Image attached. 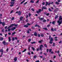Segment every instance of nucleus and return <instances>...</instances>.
<instances>
[{
  "instance_id": "1",
  "label": "nucleus",
  "mask_w": 62,
  "mask_h": 62,
  "mask_svg": "<svg viewBox=\"0 0 62 62\" xmlns=\"http://www.w3.org/2000/svg\"><path fill=\"white\" fill-rule=\"evenodd\" d=\"M59 21H57V23H59L58 25H60V24L62 23V16H60L59 19Z\"/></svg>"
},
{
  "instance_id": "2",
  "label": "nucleus",
  "mask_w": 62,
  "mask_h": 62,
  "mask_svg": "<svg viewBox=\"0 0 62 62\" xmlns=\"http://www.w3.org/2000/svg\"><path fill=\"white\" fill-rule=\"evenodd\" d=\"M31 25V24H30L29 23H28L26 24V25H25L24 26V27H26V28L27 27H28V25Z\"/></svg>"
},
{
  "instance_id": "3",
  "label": "nucleus",
  "mask_w": 62,
  "mask_h": 62,
  "mask_svg": "<svg viewBox=\"0 0 62 62\" xmlns=\"http://www.w3.org/2000/svg\"><path fill=\"white\" fill-rule=\"evenodd\" d=\"M2 43L5 46L7 45H8V43L6 42V41L5 40L2 42Z\"/></svg>"
},
{
  "instance_id": "4",
  "label": "nucleus",
  "mask_w": 62,
  "mask_h": 62,
  "mask_svg": "<svg viewBox=\"0 0 62 62\" xmlns=\"http://www.w3.org/2000/svg\"><path fill=\"white\" fill-rule=\"evenodd\" d=\"M46 6H47V5H48V6H49L50 5H51V3H48V2H47L46 1Z\"/></svg>"
},
{
  "instance_id": "5",
  "label": "nucleus",
  "mask_w": 62,
  "mask_h": 62,
  "mask_svg": "<svg viewBox=\"0 0 62 62\" xmlns=\"http://www.w3.org/2000/svg\"><path fill=\"white\" fill-rule=\"evenodd\" d=\"M41 9H39V11H37L36 12L38 14H39V12L40 13L41 12Z\"/></svg>"
},
{
  "instance_id": "6",
  "label": "nucleus",
  "mask_w": 62,
  "mask_h": 62,
  "mask_svg": "<svg viewBox=\"0 0 62 62\" xmlns=\"http://www.w3.org/2000/svg\"><path fill=\"white\" fill-rule=\"evenodd\" d=\"M43 46L42 45H41L40 46V47L39 48L40 50L41 51H42V47H43Z\"/></svg>"
},
{
  "instance_id": "7",
  "label": "nucleus",
  "mask_w": 62,
  "mask_h": 62,
  "mask_svg": "<svg viewBox=\"0 0 62 62\" xmlns=\"http://www.w3.org/2000/svg\"><path fill=\"white\" fill-rule=\"evenodd\" d=\"M3 49L2 48L0 50V51L1 52V55H3V51L4 50H3Z\"/></svg>"
},
{
  "instance_id": "8",
  "label": "nucleus",
  "mask_w": 62,
  "mask_h": 62,
  "mask_svg": "<svg viewBox=\"0 0 62 62\" xmlns=\"http://www.w3.org/2000/svg\"><path fill=\"white\" fill-rule=\"evenodd\" d=\"M39 20H41V21H43V20H44V18H40V17H39Z\"/></svg>"
},
{
  "instance_id": "9",
  "label": "nucleus",
  "mask_w": 62,
  "mask_h": 62,
  "mask_svg": "<svg viewBox=\"0 0 62 62\" xmlns=\"http://www.w3.org/2000/svg\"><path fill=\"white\" fill-rule=\"evenodd\" d=\"M34 36H37V32H34Z\"/></svg>"
},
{
  "instance_id": "10",
  "label": "nucleus",
  "mask_w": 62,
  "mask_h": 62,
  "mask_svg": "<svg viewBox=\"0 0 62 62\" xmlns=\"http://www.w3.org/2000/svg\"><path fill=\"white\" fill-rule=\"evenodd\" d=\"M16 29V27H14V28H12L11 29V30L12 31H13V30H14L15 29Z\"/></svg>"
},
{
  "instance_id": "11",
  "label": "nucleus",
  "mask_w": 62,
  "mask_h": 62,
  "mask_svg": "<svg viewBox=\"0 0 62 62\" xmlns=\"http://www.w3.org/2000/svg\"><path fill=\"white\" fill-rule=\"evenodd\" d=\"M18 15H21V12L20 11H19L18 13Z\"/></svg>"
},
{
  "instance_id": "12",
  "label": "nucleus",
  "mask_w": 62,
  "mask_h": 62,
  "mask_svg": "<svg viewBox=\"0 0 62 62\" xmlns=\"http://www.w3.org/2000/svg\"><path fill=\"white\" fill-rule=\"evenodd\" d=\"M3 26H5V23L4 22H3L2 23V24Z\"/></svg>"
},
{
  "instance_id": "13",
  "label": "nucleus",
  "mask_w": 62,
  "mask_h": 62,
  "mask_svg": "<svg viewBox=\"0 0 62 62\" xmlns=\"http://www.w3.org/2000/svg\"><path fill=\"white\" fill-rule=\"evenodd\" d=\"M17 57H16L14 59V60H15V61H16L17 60Z\"/></svg>"
},
{
  "instance_id": "14",
  "label": "nucleus",
  "mask_w": 62,
  "mask_h": 62,
  "mask_svg": "<svg viewBox=\"0 0 62 62\" xmlns=\"http://www.w3.org/2000/svg\"><path fill=\"white\" fill-rule=\"evenodd\" d=\"M8 39H9V41L10 42L11 41V38H10V37H9L8 38Z\"/></svg>"
},
{
  "instance_id": "15",
  "label": "nucleus",
  "mask_w": 62,
  "mask_h": 62,
  "mask_svg": "<svg viewBox=\"0 0 62 62\" xmlns=\"http://www.w3.org/2000/svg\"><path fill=\"white\" fill-rule=\"evenodd\" d=\"M42 8H43V9H47V8L45 6H43Z\"/></svg>"
},
{
  "instance_id": "16",
  "label": "nucleus",
  "mask_w": 62,
  "mask_h": 62,
  "mask_svg": "<svg viewBox=\"0 0 62 62\" xmlns=\"http://www.w3.org/2000/svg\"><path fill=\"white\" fill-rule=\"evenodd\" d=\"M16 33V32H14L12 33V34L11 35L12 36H14V34H15Z\"/></svg>"
},
{
  "instance_id": "17",
  "label": "nucleus",
  "mask_w": 62,
  "mask_h": 62,
  "mask_svg": "<svg viewBox=\"0 0 62 62\" xmlns=\"http://www.w3.org/2000/svg\"><path fill=\"white\" fill-rule=\"evenodd\" d=\"M50 41H53V40H54L53 39V38L51 37V39L50 40Z\"/></svg>"
},
{
  "instance_id": "18",
  "label": "nucleus",
  "mask_w": 62,
  "mask_h": 62,
  "mask_svg": "<svg viewBox=\"0 0 62 62\" xmlns=\"http://www.w3.org/2000/svg\"><path fill=\"white\" fill-rule=\"evenodd\" d=\"M43 29H44V30H47L48 29L47 28H43Z\"/></svg>"
},
{
  "instance_id": "19",
  "label": "nucleus",
  "mask_w": 62,
  "mask_h": 62,
  "mask_svg": "<svg viewBox=\"0 0 62 62\" xmlns=\"http://www.w3.org/2000/svg\"><path fill=\"white\" fill-rule=\"evenodd\" d=\"M4 39V38L3 37H1V38L0 39V41H2Z\"/></svg>"
},
{
  "instance_id": "20",
  "label": "nucleus",
  "mask_w": 62,
  "mask_h": 62,
  "mask_svg": "<svg viewBox=\"0 0 62 62\" xmlns=\"http://www.w3.org/2000/svg\"><path fill=\"white\" fill-rule=\"evenodd\" d=\"M55 21H53V22H52L51 23L52 24H53L54 25V24H55Z\"/></svg>"
},
{
  "instance_id": "21",
  "label": "nucleus",
  "mask_w": 62,
  "mask_h": 62,
  "mask_svg": "<svg viewBox=\"0 0 62 62\" xmlns=\"http://www.w3.org/2000/svg\"><path fill=\"white\" fill-rule=\"evenodd\" d=\"M23 17L22 16H21L20 17V20L21 21H22V20H23Z\"/></svg>"
},
{
  "instance_id": "22",
  "label": "nucleus",
  "mask_w": 62,
  "mask_h": 62,
  "mask_svg": "<svg viewBox=\"0 0 62 62\" xmlns=\"http://www.w3.org/2000/svg\"><path fill=\"white\" fill-rule=\"evenodd\" d=\"M44 46H45V47H46V48H47V47H48L47 44H44Z\"/></svg>"
},
{
  "instance_id": "23",
  "label": "nucleus",
  "mask_w": 62,
  "mask_h": 62,
  "mask_svg": "<svg viewBox=\"0 0 62 62\" xmlns=\"http://www.w3.org/2000/svg\"><path fill=\"white\" fill-rule=\"evenodd\" d=\"M14 2H12L10 3L12 5H14Z\"/></svg>"
},
{
  "instance_id": "24",
  "label": "nucleus",
  "mask_w": 62,
  "mask_h": 62,
  "mask_svg": "<svg viewBox=\"0 0 62 62\" xmlns=\"http://www.w3.org/2000/svg\"><path fill=\"white\" fill-rule=\"evenodd\" d=\"M31 39H28V41L29 42H30V41L31 40Z\"/></svg>"
},
{
  "instance_id": "25",
  "label": "nucleus",
  "mask_w": 62,
  "mask_h": 62,
  "mask_svg": "<svg viewBox=\"0 0 62 62\" xmlns=\"http://www.w3.org/2000/svg\"><path fill=\"white\" fill-rule=\"evenodd\" d=\"M36 42H33L31 43V44H35Z\"/></svg>"
},
{
  "instance_id": "26",
  "label": "nucleus",
  "mask_w": 62,
  "mask_h": 62,
  "mask_svg": "<svg viewBox=\"0 0 62 62\" xmlns=\"http://www.w3.org/2000/svg\"><path fill=\"white\" fill-rule=\"evenodd\" d=\"M52 49H50L49 50V53H51V52H52Z\"/></svg>"
},
{
  "instance_id": "27",
  "label": "nucleus",
  "mask_w": 62,
  "mask_h": 62,
  "mask_svg": "<svg viewBox=\"0 0 62 62\" xmlns=\"http://www.w3.org/2000/svg\"><path fill=\"white\" fill-rule=\"evenodd\" d=\"M32 49V50H33V51H35V48H34V47H31Z\"/></svg>"
},
{
  "instance_id": "28",
  "label": "nucleus",
  "mask_w": 62,
  "mask_h": 62,
  "mask_svg": "<svg viewBox=\"0 0 62 62\" xmlns=\"http://www.w3.org/2000/svg\"><path fill=\"white\" fill-rule=\"evenodd\" d=\"M56 4H57V5H59V3H58V2H55Z\"/></svg>"
},
{
  "instance_id": "29",
  "label": "nucleus",
  "mask_w": 62,
  "mask_h": 62,
  "mask_svg": "<svg viewBox=\"0 0 62 62\" xmlns=\"http://www.w3.org/2000/svg\"><path fill=\"white\" fill-rule=\"evenodd\" d=\"M49 43L50 44H52L53 43V42L52 41H50L49 42Z\"/></svg>"
},
{
  "instance_id": "30",
  "label": "nucleus",
  "mask_w": 62,
  "mask_h": 62,
  "mask_svg": "<svg viewBox=\"0 0 62 62\" xmlns=\"http://www.w3.org/2000/svg\"><path fill=\"white\" fill-rule=\"evenodd\" d=\"M18 24H14V26H15L16 27V26H18Z\"/></svg>"
},
{
  "instance_id": "31",
  "label": "nucleus",
  "mask_w": 62,
  "mask_h": 62,
  "mask_svg": "<svg viewBox=\"0 0 62 62\" xmlns=\"http://www.w3.org/2000/svg\"><path fill=\"white\" fill-rule=\"evenodd\" d=\"M26 51V49H25L23 51H22L23 53V52H25Z\"/></svg>"
},
{
  "instance_id": "32",
  "label": "nucleus",
  "mask_w": 62,
  "mask_h": 62,
  "mask_svg": "<svg viewBox=\"0 0 62 62\" xmlns=\"http://www.w3.org/2000/svg\"><path fill=\"white\" fill-rule=\"evenodd\" d=\"M57 11H58V10H57L56 9H55V10H54V12H57Z\"/></svg>"
},
{
  "instance_id": "33",
  "label": "nucleus",
  "mask_w": 62,
  "mask_h": 62,
  "mask_svg": "<svg viewBox=\"0 0 62 62\" xmlns=\"http://www.w3.org/2000/svg\"><path fill=\"white\" fill-rule=\"evenodd\" d=\"M37 56L36 55H35L34 56V58L35 59V58H37Z\"/></svg>"
},
{
  "instance_id": "34",
  "label": "nucleus",
  "mask_w": 62,
  "mask_h": 62,
  "mask_svg": "<svg viewBox=\"0 0 62 62\" xmlns=\"http://www.w3.org/2000/svg\"><path fill=\"white\" fill-rule=\"evenodd\" d=\"M27 2L24 3V6H25V5H26V4H27Z\"/></svg>"
},
{
  "instance_id": "35",
  "label": "nucleus",
  "mask_w": 62,
  "mask_h": 62,
  "mask_svg": "<svg viewBox=\"0 0 62 62\" xmlns=\"http://www.w3.org/2000/svg\"><path fill=\"white\" fill-rule=\"evenodd\" d=\"M48 10L49 11H52V10H51V9H50V8H49L48 9Z\"/></svg>"
},
{
  "instance_id": "36",
  "label": "nucleus",
  "mask_w": 62,
  "mask_h": 62,
  "mask_svg": "<svg viewBox=\"0 0 62 62\" xmlns=\"http://www.w3.org/2000/svg\"><path fill=\"white\" fill-rule=\"evenodd\" d=\"M57 18H58V16H56L55 17V19H57Z\"/></svg>"
},
{
  "instance_id": "37",
  "label": "nucleus",
  "mask_w": 62,
  "mask_h": 62,
  "mask_svg": "<svg viewBox=\"0 0 62 62\" xmlns=\"http://www.w3.org/2000/svg\"><path fill=\"white\" fill-rule=\"evenodd\" d=\"M11 25V27H12V26H14V24H12L11 25Z\"/></svg>"
},
{
  "instance_id": "38",
  "label": "nucleus",
  "mask_w": 62,
  "mask_h": 62,
  "mask_svg": "<svg viewBox=\"0 0 62 62\" xmlns=\"http://www.w3.org/2000/svg\"><path fill=\"white\" fill-rule=\"evenodd\" d=\"M31 28H32V29H35V27H34V26L32 27H31Z\"/></svg>"
},
{
  "instance_id": "39",
  "label": "nucleus",
  "mask_w": 62,
  "mask_h": 62,
  "mask_svg": "<svg viewBox=\"0 0 62 62\" xmlns=\"http://www.w3.org/2000/svg\"><path fill=\"white\" fill-rule=\"evenodd\" d=\"M25 1V0H24L21 3V4H22L23 3H24V2Z\"/></svg>"
},
{
  "instance_id": "40",
  "label": "nucleus",
  "mask_w": 62,
  "mask_h": 62,
  "mask_svg": "<svg viewBox=\"0 0 62 62\" xmlns=\"http://www.w3.org/2000/svg\"><path fill=\"white\" fill-rule=\"evenodd\" d=\"M62 40H61V41H60L59 42V44H60L61 43H62Z\"/></svg>"
},
{
  "instance_id": "41",
  "label": "nucleus",
  "mask_w": 62,
  "mask_h": 62,
  "mask_svg": "<svg viewBox=\"0 0 62 62\" xmlns=\"http://www.w3.org/2000/svg\"><path fill=\"white\" fill-rule=\"evenodd\" d=\"M43 22H46V20H43Z\"/></svg>"
},
{
  "instance_id": "42",
  "label": "nucleus",
  "mask_w": 62,
  "mask_h": 62,
  "mask_svg": "<svg viewBox=\"0 0 62 62\" xmlns=\"http://www.w3.org/2000/svg\"><path fill=\"white\" fill-rule=\"evenodd\" d=\"M12 41H14L15 40V39L14 38H12Z\"/></svg>"
},
{
  "instance_id": "43",
  "label": "nucleus",
  "mask_w": 62,
  "mask_h": 62,
  "mask_svg": "<svg viewBox=\"0 0 62 62\" xmlns=\"http://www.w3.org/2000/svg\"><path fill=\"white\" fill-rule=\"evenodd\" d=\"M11 19L12 20H14V17H12Z\"/></svg>"
},
{
  "instance_id": "44",
  "label": "nucleus",
  "mask_w": 62,
  "mask_h": 62,
  "mask_svg": "<svg viewBox=\"0 0 62 62\" xmlns=\"http://www.w3.org/2000/svg\"><path fill=\"white\" fill-rule=\"evenodd\" d=\"M51 31H54V29H53V28H51Z\"/></svg>"
},
{
  "instance_id": "45",
  "label": "nucleus",
  "mask_w": 62,
  "mask_h": 62,
  "mask_svg": "<svg viewBox=\"0 0 62 62\" xmlns=\"http://www.w3.org/2000/svg\"><path fill=\"white\" fill-rule=\"evenodd\" d=\"M11 27V26H8V28H7V29H8L9 28H10Z\"/></svg>"
},
{
  "instance_id": "46",
  "label": "nucleus",
  "mask_w": 62,
  "mask_h": 62,
  "mask_svg": "<svg viewBox=\"0 0 62 62\" xmlns=\"http://www.w3.org/2000/svg\"><path fill=\"white\" fill-rule=\"evenodd\" d=\"M8 32H10V30H11L10 29H8Z\"/></svg>"
},
{
  "instance_id": "47",
  "label": "nucleus",
  "mask_w": 62,
  "mask_h": 62,
  "mask_svg": "<svg viewBox=\"0 0 62 62\" xmlns=\"http://www.w3.org/2000/svg\"><path fill=\"white\" fill-rule=\"evenodd\" d=\"M39 57L40 58H42V57H43V56H39Z\"/></svg>"
},
{
  "instance_id": "48",
  "label": "nucleus",
  "mask_w": 62,
  "mask_h": 62,
  "mask_svg": "<svg viewBox=\"0 0 62 62\" xmlns=\"http://www.w3.org/2000/svg\"><path fill=\"white\" fill-rule=\"evenodd\" d=\"M56 28H55L54 29V31H56Z\"/></svg>"
},
{
  "instance_id": "49",
  "label": "nucleus",
  "mask_w": 62,
  "mask_h": 62,
  "mask_svg": "<svg viewBox=\"0 0 62 62\" xmlns=\"http://www.w3.org/2000/svg\"><path fill=\"white\" fill-rule=\"evenodd\" d=\"M38 26V25H37V24L35 25L34 26V27H37V26Z\"/></svg>"
},
{
  "instance_id": "50",
  "label": "nucleus",
  "mask_w": 62,
  "mask_h": 62,
  "mask_svg": "<svg viewBox=\"0 0 62 62\" xmlns=\"http://www.w3.org/2000/svg\"><path fill=\"white\" fill-rule=\"evenodd\" d=\"M15 39L16 40H17V39H18V38H17V37H15Z\"/></svg>"
},
{
  "instance_id": "51",
  "label": "nucleus",
  "mask_w": 62,
  "mask_h": 62,
  "mask_svg": "<svg viewBox=\"0 0 62 62\" xmlns=\"http://www.w3.org/2000/svg\"><path fill=\"white\" fill-rule=\"evenodd\" d=\"M42 41V40H39V43H40Z\"/></svg>"
},
{
  "instance_id": "52",
  "label": "nucleus",
  "mask_w": 62,
  "mask_h": 62,
  "mask_svg": "<svg viewBox=\"0 0 62 62\" xmlns=\"http://www.w3.org/2000/svg\"><path fill=\"white\" fill-rule=\"evenodd\" d=\"M53 46H55V43H53Z\"/></svg>"
},
{
  "instance_id": "53",
  "label": "nucleus",
  "mask_w": 62,
  "mask_h": 62,
  "mask_svg": "<svg viewBox=\"0 0 62 62\" xmlns=\"http://www.w3.org/2000/svg\"><path fill=\"white\" fill-rule=\"evenodd\" d=\"M31 3H34V1H33L31 0Z\"/></svg>"
},
{
  "instance_id": "54",
  "label": "nucleus",
  "mask_w": 62,
  "mask_h": 62,
  "mask_svg": "<svg viewBox=\"0 0 62 62\" xmlns=\"http://www.w3.org/2000/svg\"><path fill=\"white\" fill-rule=\"evenodd\" d=\"M27 33H28V34H29V33H30V32H29V31L28 30L27 31Z\"/></svg>"
},
{
  "instance_id": "55",
  "label": "nucleus",
  "mask_w": 62,
  "mask_h": 62,
  "mask_svg": "<svg viewBox=\"0 0 62 62\" xmlns=\"http://www.w3.org/2000/svg\"><path fill=\"white\" fill-rule=\"evenodd\" d=\"M46 15L47 16H49V13H48L46 14Z\"/></svg>"
},
{
  "instance_id": "56",
  "label": "nucleus",
  "mask_w": 62,
  "mask_h": 62,
  "mask_svg": "<svg viewBox=\"0 0 62 62\" xmlns=\"http://www.w3.org/2000/svg\"><path fill=\"white\" fill-rule=\"evenodd\" d=\"M14 6V5L13 4L10 5V7H13V6Z\"/></svg>"
},
{
  "instance_id": "57",
  "label": "nucleus",
  "mask_w": 62,
  "mask_h": 62,
  "mask_svg": "<svg viewBox=\"0 0 62 62\" xmlns=\"http://www.w3.org/2000/svg\"><path fill=\"white\" fill-rule=\"evenodd\" d=\"M2 32H4V29H3V30H2Z\"/></svg>"
},
{
  "instance_id": "58",
  "label": "nucleus",
  "mask_w": 62,
  "mask_h": 62,
  "mask_svg": "<svg viewBox=\"0 0 62 62\" xmlns=\"http://www.w3.org/2000/svg\"><path fill=\"white\" fill-rule=\"evenodd\" d=\"M31 10H32L33 11H34L35 10H34V9H33V8H32L31 9Z\"/></svg>"
},
{
  "instance_id": "59",
  "label": "nucleus",
  "mask_w": 62,
  "mask_h": 62,
  "mask_svg": "<svg viewBox=\"0 0 62 62\" xmlns=\"http://www.w3.org/2000/svg\"><path fill=\"white\" fill-rule=\"evenodd\" d=\"M28 15H27V16H26V19H27V18H28Z\"/></svg>"
},
{
  "instance_id": "60",
  "label": "nucleus",
  "mask_w": 62,
  "mask_h": 62,
  "mask_svg": "<svg viewBox=\"0 0 62 62\" xmlns=\"http://www.w3.org/2000/svg\"><path fill=\"white\" fill-rule=\"evenodd\" d=\"M26 22H28V20L27 19L26 20Z\"/></svg>"
},
{
  "instance_id": "61",
  "label": "nucleus",
  "mask_w": 62,
  "mask_h": 62,
  "mask_svg": "<svg viewBox=\"0 0 62 62\" xmlns=\"http://www.w3.org/2000/svg\"><path fill=\"white\" fill-rule=\"evenodd\" d=\"M8 34L9 35H11V33L10 32H9Z\"/></svg>"
},
{
  "instance_id": "62",
  "label": "nucleus",
  "mask_w": 62,
  "mask_h": 62,
  "mask_svg": "<svg viewBox=\"0 0 62 62\" xmlns=\"http://www.w3.org/2000/svg\"><path fill=\"white\" fill-rule=\"evenodd\" d=\"M5 37H7V34H5Z\"/></svg>"
},
{
  "instance_id": "63",
  "label": "nucleus",
  "mask_w": 62,
  "mask_h": 62,
  "mask_svg": "<svg viewBox=\"0 0 62 62\" xmlns=\"http://www.w3.org/2000/svg\"><path fill=\"white\" fill-rule=\"evenodd\" d=\"M39 2V0H38L36 2V3H38Z\"/></svg>"
},
{
  "instance_id": "64",
  "label": "nucleus",
  "mask_w": 62,
  "mask_h": 62,
  "mask_svg": "<svg viewBox=\"0 0 62 62\" xmlns=\"http://www.w3.org/2000/svg\"><path fill=\"white\" fill-rule=\"evenodd\" d=\"M35 62H39V60H38L37 61H36Z\"/></svg>"
}]
</instances>
